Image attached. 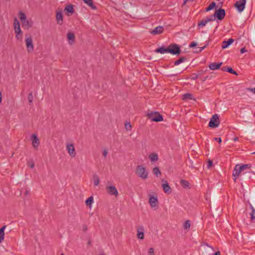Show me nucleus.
<instances>
[{"label":"nucleus","instance_id":"a211bd4d","mask_svg":"<svg viewBox=\"0 0 255 255\" xmlns=\"http://www.w3.org/2000/svg\"><path fill=\"white\" fill-rule=\"evenodd\" d=\"M162 187L165 193L167 194L171 193V188L166 181H165L164 183L162 184Z\"/></svg>","mask_w":255,"mask_h":255},{"label":"nucleus","instance_id":"58836bf2","mask_svg":"<svg viewBox=\"0 0 255 255\" xmlns=\"http://www.w3.org/2000/svg\"><path fill=\"white\" fill-rule=\"evenodd\" d=\"M148 255H155L154 249L153 248H150L148 249Z\"/></svg>","mask_w":255,"mask_h":255},{"label":"nucleus","instance_id":"8fccbe9b","mask_svg":"<svg viewBox=\"0 0 255 255\" xmlns=\"http://www.w3.org/2000/svg\"><path fill=\"white\" fill-rule=\"evenodd\" d=\"M228 67H223L222 68H221V70L223 71H227V68H228Z\"/></svg>","mask_w":255,"mask_h":255},{"label":"nucleus","instance_id":"4d7b16f0","mask_svg":"<svg viewBox=\"0 0 255 255\" xmlns=\"http://www.w3.org/2000/svg\"><path fill=\"white\" fill-rule=\"evenodd\" d=\"M100 255H106L104 254H101Z\"/></svg>","mask_w":255,"mask_h":255},{"label":"nucleus","instance_id":"423d86ee","mask_svg":"<svg viewBox=\"0 0 255 255\" xmlns=\"http://www.w3.org/2000/svg\"><path fill=\"white\" fill-rule=\"evenodd\" d=\"M220 124L219 117L217 114L213 115L210 119L209 123V127L212 128H215L219 126Z\"/></svg>","mask_w":255,"mask_h":255},{"label":"nucleus","instance_id":"37998d69","mask_svg":"<svg viewBox=\"0 0 255 255\" xmlns=\"http://www.w3.org/2000/svg\"><path fill=\"white\" fill-rule=\"evenodd\" d=\"M214 139L219 143H221L222 142V139L221 137H215Z\"/></svg>","mask_w":255,"mask_h":255},{"label":"nucleus","instance_id":"6e6552de","mask_svg":"<svg viewBox=\"0 0 255 255\" xmlns=\"http://www.w3.org/2000/svg\"><path fill=\"white\" fill-rule=\"evenodd\" d=\"M106 190L108 194L117 197L119 194L116 187L114 185H108L106 187Z\"/></svg>","mask_w":255,"mask_h":255},{"label":"nucleus","instance_id":"f3484780","mask_svg":"<svg viewBox=\"0 0 255 255\" xmlns=\"http://www.w3.org/2000/svg\"><path fill=\"white\" fill-rule=\"evenodd\" d=\"M222 62L220 63H212L209 65V68L212 70H215L218 69L220 68L221 66L222 65Z\"/></svg>","mask_w":255,"mask_h":255},{"label":"nucleus","instance_id":"c03bdc74","mask_svg":"<svg viewBox=\"0 0 255 255\" xmlns=\"http://www.w3.org/2000/svg\"><path fill=\"white\" fill-rule=\"evenodd\" d=\"M197 45V43L195 42H192L190 43L189 47H194Z\"/></svg>","mask_w":255,"mask_h":255},{"label":"nucleus","instance_id":"13d9d810","mask_svg":"<svg viewBox=\"0 0 255 255\" xmlns=\"http://www.w3.org/2000/svg\"><path fill=\"white\" fill-rule=\"evenodd\" d=\"M60 255H65L64 254L62 253Z\"/></svg>","mask_w":255,"mask_h":255},{"label":"nucleus","instance_id":"c85d7f7f","mask_svg":"<svg viewBox=\"0 0 255 255\" xmlns=\"http://www.w3.org/2000/svg\"><path fill=\"white\" fill-rule=\"evenodd\" d=\"M152 172L156 177H158L161 174V172L158 167L154 168Z\"/></svg>","mask_w":255,"mask_h":255},{"label":"nucleus","instance_id":"473e14b6","mask_svg":"<svg viewBox=\"0 0 255 255\" xmlns=\"http://www.w3.org/2000/svg\"><path fill=\"white\" fill-rule=\"evenodd\" d=\"M227 70L228 72L233 74L235 75H238L237 72L234 71L231 67H228V68H227Z\"/></svg>","mask_w":255,"mask_h":255},{"label":"nucleus","instance_id":"cd10ccee","mask_svg":"<svg viewBox=\"0 0 255 255\" xmlns=\"http://www.w3.org/2000/svg\"><path fill=\"white\" fill-rule=\"evenodd\" d=\"M193 96L192 94L189 93H186L183 95V100H192Z\"/></svg>","mask_w":255,"mask_h":255},{"label":"nucleus","instance_id":"3c124183","mask_svg":"<svg viewBox=\"0 0 255 255\" xmlns=\"http://www.w3.org/2000/svg\"><path fill=\"white\" fill-rule=\"evenodd\" d=\"M208 78V76H207L204 78H201V79L202 81V82H204Z\"/></svg>","mask_w":255,"mask_h":255},{"label":"nucleus","instance_id":"49530a36","mask_svg":"<svg viewBox=\"0 0 255 255\" xmlns=\"http://www.w3.org/2000/svg\"><path fill=\"white\" fill-rule=\"evenodd\" d=\"M108 151L106 149H104L103 152V156L105 158L107 155Z\"/></svg>","mask_w":255,"mask_h":255},{"label":"nucleus","instance_id":"4468645a","mask_svg":"<svg viewBox=\"0 0 255 255\" xmlns=\"http://www.w3.org/2000/svg\"><path fill=\"white\" fill-rule=\"evenodd\" d=\"M13 26L15 33H21L20 23L16 17L14 19Z\"/></svg>","mask_w":255,"mask_h":255},{"label":"nucleus","instance_id":"de8ad7c7","mask_svg":"<svg viewBox=\"0 0 255 255\" xmlns=\"http://www.w3.org/2000/svg\"><path fill=\"white\" fill-rule=\"evenodd\" d=\"M82 231L85 232L87 230V226L86 225H83L82 227Z\"/></svg>","mask_w":255,"mask_h":255},{"label":"nucleus","instance_id":"20e7f679","mask_svg":"<svg viewBox=\"0 0 255 255\" xmlns=\"http://www.w3.org/2000/svg\"><path fill=\"white\" fill-rule=\"evenodd\" d=\"M146 116L147 118L153 122H161L163 120V117L158 112H152L148 111Z\"/></svg>","mask_w":255,"mask_h":255},{"label":"nucleus","instance_id":"6ab92c4d","mask_svg":"<svg viewBox=\"0 0 255 255\" xmlns=\"http://www.w3.org/2000/svg\"><path fill=\"white\" fill-rule=\"evenodd\" d=\"M144 228L142 226L139 227L137 231V237L138 239L142 240L144 238Z\"/></svg>","mask_w":255,"mask_h":255},{"label":"nucleus","instance_id":"a878e982","mask_svg":"<svg viewBox=\"0 0 255 255\" xmlns=\"http://www.w3.org/2000/svg\"><path fill=\"white\" fill-rule=\"evenodd\" d=\"M93 183L95 186H98L100 182V179L98 176L94 174L93 177Z\"/></svg>","mask_w":255,"mask_h":255},{"label":"nucleus","instance_id":"79ce46f5","mask_svg":"<svg viewBox=\"0 0 255 255\" xmlns=\"http://www.w3.org/2000/svg\"><path fill=\"white\" fill-rule=\"evenodd\" d=\"M213 164V160H208L207 168L209 169L211 168Z\"/></svg>","mask_w":255,"mask_h":255},{"label":"nucleus","instance_id":"09e8293b","mask_svg":"<svg viewBox=\"0 0 255 255\" xmlns=\"http://www.w3.org/2000/svg\"><path fill=\"white\" fill-rule=\"evenodd\" d=\"M246 51H247V50H246V49H245V47L241 48V50H240V52H241V53L242 54H243V53H244L246 52Z\"/></svg>","mask_w":255,"mask_h":255},{"label":"nucleus","instance_id":"9d476101","mask_svg":"<svg viewBox=\"0 0 255 255\" xmlns=\"http://www.w3.org/2000/svg\"><path fill=\"white\" fill-rule=\"evenodd\" d=\"M211 16H214V19L216 17L219 20H222L225 16V10L224 9L220 8L215 11L214 15Z\"/></svg>","mask_w":255,"mask_h":255},{"label":"nucleus","instance_id":"4c0bfd02","mask_svg":"<svg viewBox=\"0 0 255 255\" xmlns=\"http://www.w3.org/2000/svg\"><path fill=\"white\" fill-rule=\"evenodd\" d=\"M27 98H28L29 102L30 103H32L33 99V97L32 94L31 93L29 94Z\"/></svg>","mask_w":255,"mask_h":255},{"label":"nucleus","instance_id":"dca6fc26","mask_svg":"<svg viewBox=\"0 0 255 255\" xmlns=\"http://www.w3.org/2000/svg\"><path fill=\"white\" fill-rule=\"evenodd\" d=\"M64 10L66 11V14L68 16L71 15L74 13L73 5L72 4L66 5Z\"/></svg>","mask_w":255,"mask_h":255},{"label":"nucleus","instance_id":"a18cd8bd","mask_svg":"<svg viewBox=\"0 0 255 255\" xmlns=\"http://www.w3.org/2000/svg\"><path fill=\"white\" fill-rule=\"evenodd\" d=\"M204 71H203V70L198 71V72L197 73L198 77L200 76H202L204 74Z\"/></svg>","mask_w":255,"mask_h":255},{"label":"nucleus","instance_id":"5701e85b","mask_svg":"<svg viewBox=\"0 0 255 255\" xmlns=\"http://www.w3.org/2000/svg\"><path fill=\"white\" fill-rule=\"evenodd\" d=\"M67 38L70 44H72L75 40V35L72 33H68Z\"/></svg>","mask_w":255,"mask_h":255},{"label":"nucleus","instance_id":"f8f14e48","mask_svg":"<svg viewBox=\"0 0 255 255\" xmlns=\"http://www.w3.org/2000/svg\"><path fill=\"white\" fill-rule=\"evenodd\" d=\"M31 139L32 141V144L33 146L35 148H37L38 146L39 145V139L37 137V136L36 134H33L31 135Z\"/></svg>","mask_w":255,"mask_h":255},{"label":"nucleus","instance_id":"393cba45","mask_svg":"<svg viewBox=\"0 0 255 255\" xmlns=\"http://www.w3.org/2000/svg\"><path fill=\"white\" fill-rule=\"evenodd\" d=\"M5 226H4L2 228H0V243H1L4 240V229Z\"/></svg>","mask_w":255,"mask_h":255},{"label":"nucleus","instance_id":"603ef678","mask_svg":"<svg viewBox=\"0 0 255 255\" xmlns=\"http://www.w3.org/2000/svg\"><path fill=\"white\" fill-rule=\"evenodd\" d=\"M249 90L251 91H253L255 94V88L253 89H249Z\"/></svg>","mask_w":255,"mask_h":255},{"label":"nucleus","instance_id":"f257e3e1","mask_svg":"<svg viewBox=\"0 0 255 255\" xmlns=\"http://www.w3.org/2000/svg\"><path fill=\"white\" fill-rule=\"evenodd\" d=\"M155 52L161 54L165 53H170L173 55H179L181 53L180 47L176 44H172L169 45L167 48L164 47H160L155 50Z\"/></svg>","mask_w":255,"mask_h":255},{"label":"nucleus","instance_id":"2eb2a0df","mask_svg":"<svg viewBox=\"0 0 255 255\" xmlns=\"http://www.w3.org/2000/svg\"><path fill=\"white\" fill-rule=\"evenodd\" d=\"M149 203L151 208H156L158 205L157 198L154 196L150 197L149 200Z\"/></svg>","mask_w":255,"mask_h":255},{"label":"nucleus","instance_id":"1a4fd4ad","mask_svg":"<svg viewBox=\"0 0 255 255\" xmlns=\"http://www.w3.org/2000/svg\"><path fill=\"white\" fill-rule=\"evenodd\" d=\"M246 0H238L235 3V6L239 12H242L245 8Z\"/></svg>","mask_w":255,"mask_h":255},{"label":"nucleus","instance_id":"e433bc0d","mask_svg":"<svg viewBox=\"0 0 255 255\" xmlns=\"http://www.w3.org/2000/svg\"><path fill=\"white\" fill-rule=\"evenodd\" d=\"M125 128L127 130H130L131 129V126L129 123H125Z\"/></svg>","mask_w":255,"mask_h":255},{"label":"nucleus","instance_id":"39448f33","mask_svg":"<svg viewBox=\"0 0 255 255\" xmlns=\"http://www.w3.org/2000/svg\"><path fill=\"white\" fill-rule=\"evenodd\" d=\"M19 18L21 21L22 26L26 29H29L32 26V22H29L26 19V16L24 13L20 12L19 13Z\"/></svg>","mask_w":255,"mask_h":255},{"label":"nucleus","instance_id":"7ed1b4c3","mask_svg":"<svg viewBox=\"0 0 255 255\" xmlns=\"http://www.w3.org/2000/svg\"><path fill=\"white\" fill-rule=\"evenodd\" d=\"M135 173L138 177L142 180H145L148 177V171L146 168L142 165L137 166Z\"/></svg>","mask_w":255,"mask_h":255},{"label":"nucleus","instance_id":"864d4df0","mask_svg":"<svg viewBox=\"0 0 255 255\" xmlns=\"http://www.w3.org/2000/svg\"><path fill=\"white\" fill-rule=\"evenodd\" d=\"M238 140V137H236L234 138V141H237Z\"/></svg>","mask_w":255,"mask_h":255},{"label":"nucleus","instance_id":"0eeeda50","mask_svg":"<svg viewBox=\"0 0 255 255\" xmlns=\"http://www.w3.org/2000/svg\"><path fill=\"white\" fill-rule=\"evenodd\" d=\"M25 41L28 53L32 52L34 50V45L31 37L30 36H28L26 35Z\"/></svg>","mask_w":255,"mask_h":255},{"label":"nucleus","instance_id":"a19ab883","mask_svg":"<svg viewBox=\"0 0 255 255\" xmlns=\"http://www.w3.org/2000/svg\"><path fill=\"white\" fill-rule=\"evenodd\" d=\"M27 164L30 167V168H32L34 166V163L33 162L32 160H29L27 162Z\"/></svg>","mask_w":255,"mask_h":255},{"label":"nucleus","instance_id":"f03ea898","mask_svg":"<svg viewBox=\"0 0 255 255\" xmlns=\"http://www.w3.org/2000/svg\"><path fill=\"white\" fill-rule=\"evenodd\" d=\"M251 167V165L250 164H238L236 165L233 171V176L234 181H236L242 173L245 174L249 172Z\"/></svg>","mask_w":255,"mask_h":255},{"label":"nucleus","instance_id":"ea45409f","mask_svg":"<svg viewBox=\"0 0 255 255\" xmlns=\"http://www.w3.org/2000/svg\"><path fill=\"white\" fill-rule=\"evenodd\" d=\"M198 78L197 73H192L191 75V79L193 80H196Z\"/></svg>","mask_w":255,"mask_h":255},{"label":"nucleus","instance_id":"c756f323","mask_svg":"<svg viewBox=\"0 0 255 255\" xmlns=\"http://www.w3.org/2000/svg\"><path fill=\"white\" fill-rule=\"evenodd\" d=\"M158 155L155 153H152L149 155V159H158Z\"/></svg>","mask_w":255,"mask_h":255},{"label":"nucleus","instance_id":"ddd939ff","mask_svg":"<svg viewBox=\"0 0 255 255\" xmlns=\"http://www.w3.org/2000/svg\"><path fill=\"white\" fill-rule=\"evenodd\" d=\"M67 150H68V152L69 154L72 156L74 157L76 152L74 148V146L73 144H69L67 145Z\"/></svg>","mask_w":255,"mask_h":255},{"label":"nucleus","instance_id":"bb28decb","mask_svg":"<svg viewBox=\"0 0 255 255\" xmlns=\"http://www.w3.org/2000/svg\"><path fill=\"white\" fill-rule=\"evenodd\" d=\"M186 60V57H183H183H180L179 58V59H178L177 60L175 61L174 65H178L180 64L181 63H183V62H185Z\"/></svg>","mask_w":255,"mask_h":255},{"label":"nucleus","instance_id":"412c9836","mask_svg":"<svg viewBox=\"0 0 255 255\" xmlns=\"http://www.w3.org/2000/svg\"><path fill=\"white\" fill-rule=\"evenodd\" d=\"M56 18L58 24H61L63 23V15L61 11H57Z\"/></svg>","mask_w":255,"mask_h":255},{"label":"nucleus","instance_id":"2f4dec72","mask_svg":"<svg viewBox=\"0 0 255 255\" xmlns=\"http://www.w3.org/2000/svg\"><path fill=\"white\" fill-rule=\"evenodd\" d=\"M190 227V223L189 220L186 221L184 223V229H189Z\"/></svg>","mask_w":255,"mask_h":255},{"label":"nucleus","instance_id":"7c9ffc66","mask_svg":"<svg viewBox=\"0 0 255 255\" xmlns=\"http://www.w3.org/2000/svg\"><path fill=\"white\" fill-rule=\"evenodd\" d=\"M216 5V3L215 2H212L210 3V4L206 8V11H209L214 8V7Z\"/></svg>","mask_w":255,"mask_h":255},{"label":"nucleus","instance_id":"aec40b11","mask_svg":"<svg viewBox=\"0 0 255 255\" xmlns=\"http://www.w3.org/2000/svg\"><path fill=\"white\" fill-rule=\"evenodd\" d=\"M163 28L162 26H157L152 31H151V33L153 35H156L162 33Z\"/></svg>","mask_w":255,"mask_h":255},{"label":"nucleus","instance_id":"72a5a7b5","mask_svg":"<svg viewBox=\"0 0 255 255\" xmlns=\"http://www.w3.org/2000/svg\"><path fill=\"white\" fill-rule=\"evenodd\" d=\"M252 212L251 213V219L252 220H255V209L252 206Z\"/></svg>","mask_w":255,"mask_h":255},{"label":"nucleus","instance_id":"b1692460","mask_svg":"<svg viewBox=\"0 0 255 255\" xmlns=\"http://www.w3.org/2000/svg\"><path fill=\"white\" fill-rule=\"evenodd\" d=\"M94 202V198L93 196L89 197L85 201V204L87 206L91 207L92 204Z\"/></svg>","mask_w":255,"mask_h":255},{"label":"nucleus","instance_id":"6e6d98bb","mask_svg":"<svg viewBox=\"0 0 255 255\" xmlns=\"http://www.w3.org/2000/svg\"><path fill=\"white\" fill-rule=\"evenodd\" d=\"M255 154V152L251 153V154Z\"/></svg>","mask_w":255,"mask_h":255},{"label":"nucleus","instance_id":"f704fd0d","mask_svg":"<svg viewBox=\"0 0 255 255\" xmlns=\"http://www.w3.org/2000/svg\"><path fill=\"white\" fill-rule=\"evenodd\" d=\"M15 37L17 40H21L22 37V31H21V33H15Z\"/></svg>","mask_w":255,"mask_h":255},{"label":"nucleus","instance_id":"c9c22d12","mask_svg":"<svg viewBox=\"0 0 255 255\" xmlns=\"http://www.w3.org/2000/svg\"><path fill=\"white\" fill-rule=\"evenodd\" d=\"M181 184L183 187H188L189 185V183L188 181L184 180H182L181 181Z\"/></svg>","mask_w":255,"mask_h":255},{"label":"nucleus","instance_id":"4be33fe9","mask_svg":"<svg viewBox=\"0 0 255 255\" xmlns=\"http://www.w3.org/2000/svg\"><path fill=\"white\" fill-rule=\"evenodd\" d=\"M234 41V39L233 38H230L227 41H224L222 42V48L223 49H225L227 48L229 45H230Z\"/></svg>","mask_w":255,"mask_h":255},{"label":"nucleus","instance_id":"9b49d317","mask_svg":"<svg viewBox=\"0 0 255 255\" xmlns=\"http://www.w3.org/2000/svg\"><path fill=\"white\" fill-rule=\"evenodd\" d=\"M214 20V16H210L202 19L199 23L198 26L202 27L206 25V24L209 21Z\"/></svg>","mask_w":255,"mask_h":255},{"label":"nucleus","instance_id":"5fc2aeb1","mask_svg":"<svg viewBox=\"0 0 255 255\" xmlns=\"http://www.w3.org/2000/svg\"><path fill=\"white\" fill-rule=\"evenodd\" d=\"M194 0H185L184 2V3L186 2L187 1H193Z\"/></svg>","mask_w":255,"mask_h":255}]
</instances>
